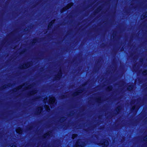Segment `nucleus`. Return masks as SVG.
<instances>
[{
  "instance_id": "nucleus-1",
  "label": "nucleus",
  "mask_w": 147,
  "mask_h": 147,
  "mask_svg": "<svg viewBox=\"0 0 147 147\" xmlns=\"http://www.w3.org/2000/svg\"><path fill=\"white\" fill-rule=\"evenodd\" d=\"M49 102L51 103H53L55 101V98L53 97H52L50 98Z\"/></svg>"
},
{
  "instance_id": "nucleus-2",
  "label": "nucleus",
  "mask_w": 147,
  "mask_h": 147,
  "mask_svg": "<svg viewBox=\"0 0 147 147\" xmlns=\"http://www.w3.org/2000/svg\"><path fill=\"white\" fill-rule=\"evenodd\" d=\"M16 131L17 133H21L22 132V130L20 128H18L16 130Z\"/></svg>"
},
{
  "instance_id": "nucleus-3",
  "label": "nucleus",
  "mask_w": 147,
  "mask_h": 147,
  "mask_svg": "<svg viewBox=\"0 0 147 147\" xmlns=\"http://www.w3.org/2000/svg\"><path fill=\"white\" fill-rule=\"evenodd\" d=\"M72 5V3H70L69 4H68L67 5V6L65 8L66 9H68Z\"/></svg>"
},
{
  "instance_id": "nucleus-4",
  "label": "nucleus",
  "mask_w": 147,
  "mask_h": 147,
  "mask_svg": "<svg viewBox=\"0 0 147 147\" xmlns=\"http://www.w3.org/2000/svg\"><path fill=\"white\" fill-rule=\"evenodd\" d=\"M108 143L107 141H105L104 143H102V145H103L104 147L105 146V145L106 146H107V145H108Z\"/></svg>"
},
{
  "instance_id": "nucleus-5",
  "label": "nucleus",
  "mask_w": 147,
  "mask_h": 147,
  "mask_svg": "<svg viewBox=\"0 0 147 147\" xmlns=\"http://www.w3.org/2000/svg\"><path fill=\"white\" fill-rule=\"evenodd\" d=\"M45 108H46V109L47 111H49L50 110V109L49 107V106L47 105H46L45 106Z\"/></svg>"
},
{
  "instance_id": "nucleus-6",
  "label": "nucleus",
  "mask_w": 147,
  "mask_h": 147,
  "mask_svg": "<svg viewBox=\"0 0 147 147\" xmlns=\"http://www.w3.org/2000/svg\"><path fill=\"white\" fill-rule=\"evenodd\" d=\"M77 135H76V134H73V136H72V138L73 139H74V138L75 137H76L77 136Z\"/></svg>"
},
{
  "instance_id": "nucleus-7",
  "label": "nucleus",
  "mask_w": 147,
  "mask_h": 147,
  "mask_svg": "<svg viewBox=\"0 0 147 147\" xmlns=\"http://www.w3.org/2000/svg\"><path fill=\"white\" fill-rule=\"evenodd\" d=\"M42 109V108L41 107H40L39 108V109L38 110H40V111L39 112H41Z\"/></svg>"
},
{
  "instance_id": "nucleus-8",
  "label": "nucleus",
  "mask_w": 147,
  "mask_h": 147,
  "mask_svg": "<svg viewBox=\"0 0 147 147\" xmlns=\"http://www.w3.org/2000/svg\"><path fill=\"white\" fill-rule=\"evenodd\" d=\"M82 147V146L81 145L80 146H79V145L77 146L76 147Z\"/></svg>"
},
{
  "instance_id": "nucleus-9",
  "label": "nucleus",
  "mask_w": 147,
  "mask_h": 147,
  "mask_svg": "<svg viewBox=\"0 0 147 147\" xmlns=\"http://www.w3.org/2000/svg\"><path fill=\"white\" fill-rule=\"evenodd\" d=\"M54 20L52 21L51 22V23H54Z\"/></svg>"
},
{
  "instance_id": "nucleus-10",
  "label": "nucleus",
  "mask_w": 147,
  "mask_h": 147,
  "mask_svg": "<svg viewBox=\"0 0 147 147\" xmlns=\"http://www.w3.org/2000/svg\"><path fill=\"white\" fill-rule=\"evenodd\" d=\"M51 23L49 24V25H51Z\"/></svg>"
},
{
  "instance_id": "nucleus-11",
  "label": "nucleus",
  "mask_w": 147,
  "mask_h": 147,
  "mask_svg": "<svg viewBox=\"0 0 147 147\" xmlns=\"http://www.w3.org/2000/svg\"><path fill=\"white\" fill-rule=\"evenodd\" d=\"M45 99L44 100V102H45Z\"/></svg>"
}]
</instances>
